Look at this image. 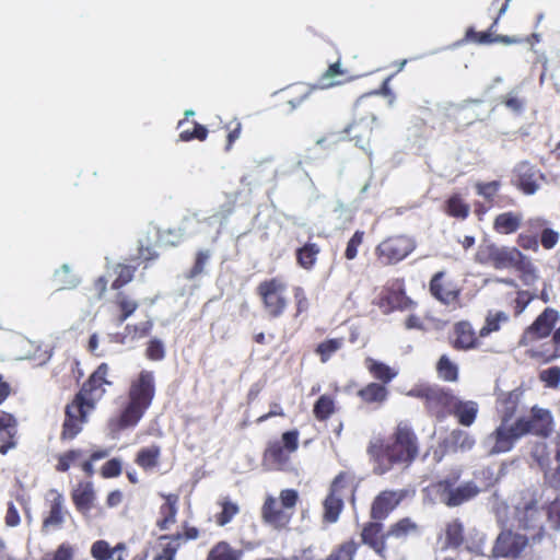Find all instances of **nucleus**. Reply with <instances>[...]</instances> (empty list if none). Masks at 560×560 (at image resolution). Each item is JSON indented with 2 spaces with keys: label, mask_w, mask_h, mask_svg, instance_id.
<instances>
[{
  "label": "nucleus",
  "mask_w": 560,
  "mask_h": 560,
  "mask_svg": "<svg viewBox=\"0 0 560 560\" xmlns=\"http://www.w3.org/2000/svg\"><path fill=\"white\" fill-rule=\"evenodd\" d=\"M455 339L453 346L456 349L467 350L478 346V338L468 322H459L454 327Z\"/></svg>",
  "instance_id": "obj_19"
},
{
  "label": "nucleus",
  "mask_w": 560,
  "mask_h": 560,
  "mask_svg": "<svg viewBox=\"0 0 560 560\" xmlns=\"http://www.w3.org/2000/svg\"><path fill=\"white\" fill-rule=\"evenodd\" d=\"M298 431H288L282 434L283 447L289 453H293L298 450Z\"/></svg>",
  "instance_id": "obj_54"
},
{
  "label": "nucleus",
  "mask_w": 560,
  "mask_h": 560,
  "mask_svg": "<svg viewBox=\"0 0 560 560\" xmlns=\"http://www.w3.org/2000/svg\"><path fill=\"white\" fill-rule=\"evenodd\" d=\"M363 240V232L357 231L353 236L348 242L347 248H346V257L348 259H353L357 256V249L358 246L362 243Z\"/></svg>",
  "instance_id": "obj_51"
},
{
  "label": "nucleus",
  "mask_w": 560,
  "mask_h": 560,
  "mask_svg": "<svg viewBox=\"0 0 560 560\" xmlns=\"http://www.w3.org/2000/svg\"><path fill=\"white\" fill-rule=\"evenodd\" d=\"M280 505L281 502H278L273 498H268L262 508V516L265 521L276 527H282L288 524L291 516V514L281 509Z\"/></svg>",
  "instance_id": "obj_14"
},
{
  "label": "nucleus",
  "mask_w": 560,
  "mask_h": 560,
  "mask_svg": "<svg viewBox=\"0 0 560 560\" xmlns=\"http://www.w3.org/2000/svg\"><path fill=\"white\" fill-rule=\"evenodd\" d=\"M540 380L549 387H557L560 383V368L552 366L540 373Z\"/></svg>",
  "instance_id": "obj_48"
},
{
  "label": "nucleus",
  "mask_w": 560,
  "mask_h": 560,
  "mask_svg": "<svg viewBox=\"0 0 560 560\" xmlns=\"http://www.w3.org/2000/svg\"><path fill=\"white\" fill-rule=\"evenodd\" d=\"M438 372L445 381H455L457 378V366L446 355H442L439 360Z\"/></svg>",
  "instance_id": "obj_43"
},
{
  "label": "nucleus",
  "mask_w": 560,
  "mask_h": 560,
  "mask_svg": "<svg viewBox=\"0 0 560 560\" xmlns=\"http://www.w3.org/2000/svg\"><path fill=\"white\" fill-rule=\"evenodd\" d=\"M444 272L435 273L430 282V291L432 295L444 304H451L457 301L459 289L452 282L443 281Z\"/></svg>",
  "instance_id": "obj_12"
},
{
  "label": "nucleus",
  "mask_w": 560,
  "mask_h": 560,
  "mask_svg": "<svg viewBox=\"0 0 560 560\" xmlns=\"http://www.w3.org/2000/svg\"><path fill=\"white\" fill-rule=\"evenodd\" d=\"M180 540L182 537L179 535L160 537L155 546L153 560H174L180 546Z\"/></svg>",
  "instance_id": "obj_20"
},
{
  "label": "nucleus",
  "mask_w": 560,
  "mask_h": 560,
  "mask_svg": "<svg viewBox=\"0 0 560 560\" xmlns=\"http://www.w3.org/2000/svg\"><path fill=\"white\" fill-rule=\"evenodd\" d=\"M289 452L281 445L280 442L270 443L265 451L264 459L265 463L270 465L275 469H289L290 468V456Z\"/></svg>",
  "instance_id": "obj_15"
},
{
  "label": "nucleus",
  "mask_w": 560,
  "mask_h": 560,
  "mask_svg": "<svg viewBox=\"0 0 560 560\" xmlns=\"http://www.w3.org/2000/svg\"><path fill=\"white\" fill-rule=\"evenodd\" d=\"M418 533V525L409 517L401 518L395 523L387 533V536L404 538Z\"/></svg>",
  "instance_id": "obj_33"
},
{
  "label": "nucleus",
  "mask_w": 560,
  "mask_h": 560,
  "mask_svg": "<svg viewBox=\"0 0 560 560\" xmlns=\"http://www.w3.org/2000/svg\"><path fill=\"white\" fill-rule=\"evenodd\" d=\"M207 129L206 127L199 125V124H195V128H194V131L192 132H189L187 130L185 131H182L180 135H179V138L180 140L183 141H188V140H191L194 138H197L199 140H205L206 137H207Z\"/></svg>",
  "instance_id": "obj_52"
},
{
  "label": "nucleus",
  "mask_w": 560,
  "mask_h": 560,
  "mask_svg": "<svg viewBox=\"0 0 560 560\" xmlns=\"http://www.w3.org/2000/svg\"><path fill=\"white\" fill-rule=\"evenodd\" d=\"M509 316L504 312H497L494 314H489L486 318L485 326L479 331V337H486L489 334L499 330L500 324L508 322Z\"/></svg>",
  "instance_id": "obj_37"
},
{
  "label": "nucleus",
  "mask_w": 560,
  "mask_h": 560,
  "mask_svg": "<svg viewBox=\"0 0 560 560\" xmlns=\"http://www.w3.org/2000/svg\"><path fill=\"white\" fill-rule=\"evenodd\" d=\"M448 410L457 418L462 425L470 427L476 420L478 405L475 401H464L453 397L450 401Z\"/></svg>",
  "instance_id": "obj_13"
},
{
  "label": "nucleus",
  "mask_w": 560,
  "mask_h": 560,
  "mask_svg": "<svg viewBox=\"0 0 560 560\" xmlns=\"http://www.w3.org/2000/svg\"><path fill=\"white\" fill-rule=\"evenodd\" d=\"M532 457L544 471H547L550 468L551 457L545 442L537 443L534 446L532 451Z\"/></svg>",
  "instance_id": "obj_39"
},
{
  "label": "nucleus",
  "mask_w": 560,
  "mask_h": 560,
  "mask_svg": "<svg viewBox=\"0 0 560 560\" xmlns=\"http://www.w3.org/2000/svg\"><path fill=\"white\" fill-rule=\"evenodd\" d=\"M166 502L162 506V513L164 514L163 520L159 523L161 529H167L171 524L175 523L176 516V503L178 501V497L175 494H170L165 497Z\"/></svg>",
  "instance_id": "obj_34"
},
{
  "label": "nucleus",
  "mask_w": 560,
  "mask_h": 560,
  "mask_svg": "<svg viewBox=\"0 0 560 560\" xmlns=\"http://www.w3.org/2000/svg\"><path fill=\"white\" fill-rule=\"evenodd\" d=\"M118 305L121 314L118 317V324H122L138 307V303L127 296L119 294Z\"/></svg>",
  "instance_id": "obj_44"
},
{
  "label": "nucleus",
  "mask_w": 560,
  "mask_h": 560,
  "mask_svg": "<svg viewBox=\"0 0 560 560\" xmlns=\"http://www.w3.org/2000/svg\"><path fill=\"white\" fill-rule=\"evenodd\" d=\"M358 545L348 540L335 548L325 560H353Z\"/></svg>",
  "instance_id": "obj_35"
},
{
  "label": "nucleus",
  "mask_w": 560,
  "mask_h": 560,
  "mask_svg": "<svg viewBox=\"0 0 560 560\" xmlns=\"http://www.w3.org/2000/svg\"><path fill=\"white\" fill-rule=\"evenodd\" d=\"M445 443L453 451L465 452V451H469L472 448V446L475 444V440L468 432L457 429V430H454L451 432V434L446 439Z\"/></svg>",
  "instance_id": "obj_24"
},
{
  "label": "nucleus",
  "mask_w": 560,
  "mask_h": 560,
  "mask_svg": "<svg viewBox=\"0 0 560 560\" xmlns=\"http://www.w3.org/2000/svg\"><path fill=\"white\" fill-rule=\"evenodd\" d=\"M241 552L234 550L228 542H218L209 552L207 560H240Z\"/></svg>",
  "instance_id": "obj_27"
},
{
  "label": "nucleus",
  "mask_w": 560,
  "mask_h": 560,
  "mask_svg": "<svg viewBox=\"0 0 560 560\" xmlns=\"http://www.w3.org/2000/svg\"><path fill=\"white\" fill-rule=\"evenodd\" d=\"M342 343L341 338L326 340L317 346L316 353L320 357L322 362H327L342 347Z\"/></svg>",
  "instance_id": "obj_38"
},
{
  "label": "nucleus",
  "mask_w": 560,
  "mask_h": 560,
  "mask_svg": "<svg viewBox=\"0 0 560 560\" xmlns=\"http://www.w3.org/2000/svg\"><path fill=\"white\" fill-rule=\"evenodd\" d=\"M504 104L515 113H518L523 109L524 103L520 100L515 94L510 93L504 101Z\"/></svg>",
  "instance_id": "obj_60"
},
{
  "label": "nucleus",
  "mask_w": 560,
  "mask_h": 560,
  "mask_svg": "<svg viewBox=\"0 0 560 560\" xmlns=\"http://www.w3.org/2000/svg\"><path fill=\"white\" fill-rule=\"evenodd\" d=\"M319 249L315 244H306L298 252V261L303 268H311L316 260Z\"/></svg>",
  "instance_id": "obj_41"
},
{
  "label": "nucleus",
  "mask_w": 560,
  "mask_h": 560,
  "mask_svg": "<svg viewBox=\"0 0 560 560\" xmlns=\"http://www.w3.org/2000/svg\"><path fill=\"white\" fill-rule=\"evenodd\" d=\"M410 394L423 398L429 409H435L440 406L450 407V401L453 399V397L436 387H425Z\"/></svg>",
  "instance_id": "obj_21"
},
{
  "label": "nucleus",
  "mask_w": 560,
  "mask_h": 560,
  "mask_svg": "<svg viewBox=\"0 0 560 560\" xmlns=\"http://www.w3.org/2000/svg\"><path fill=\"white\" fill-rule=\"evenodd\" d=\"M557 319L558 313L552 308H546L525 330L521 343L527 345L528 342L547 337L551 332Z\"/></svg>",
  "instance_id": "obj_10"
},
{
  "label": "nucleus",
  "mask_w": 560,
  "mask_h": 560,
  "mask_svg": "<svg viewBox=\"0 0 560 560\" xmlns=\"http://www.w3.org/2000/svg\"><path fill=\"white\" fill-rule=\"evenodd\" d=\"M91 400L84 398L80 392L74 400L66 408L62 438L72 439L81 431V424L85 422L86 413L93 409Z\"/></svg>",
  "instance_id": "obj_5"
},
{
  "label": "nucleus",
  "mask_w": 560,
  "mask_h": 560,
  "mask_svg": "<svg viewBox=\"0 0 560 560\" xmlns=\"http://www.w3.org/2000/svg\"><path fill=\"white\" fill-rule=\"evenodd\" d=\"M5 523L8 526H16L20 523L19 513L13 504H10L8 508Z\"/></svg>",
  "instance_id": "obj_62"
},
{
  "label": "nucleus",
  "mask_w": 560,
  "mask_h": 560,
  "mask_svg": "<svg viewBox=\"0 0 560 560\" xmlns=\"http://www.w3.org/2000/svg\"><path fill=\"white\" fill-rule=\"evenodd\" d=\"M559 241V233L552 229L545 228L541 232L540 243L545 249L553 248Z\"/></svg>",
  "instance_id": "obj_49"
},
{
  "label": "nucleus",
  "mask_w": 560,
  "mask_h": 560,
  "mask_svg": "<svg viewBox=\"0 0 560 560\" xmlns=\"http://www.w3.org/2000/svg\"><path fill=\"white\" fill-rule=\"evenodd\" d=\"M366 366L376 378L385 383L389 382L396 375V373H393L387 365L376 362L370 358L366 359Z\"/></svg>",
  "instance_id": "obj_42"
},
{
  "label": "nucleus",
  "mask_w": 560,
  "mask_h": 560,
  "mask_svg": "<svg viewBox=\"0 0 560 560\" xmlns=\"http://www.w3.org/2000/svg\"><path fill=\"white\" fill-rule=\"evenodd\" d=\"M522 220L521 213L504 212L494 219L493 226L499 233L511 234L520 228Z\"/></svg>",
  "instance_id": "obj_23"
},
{
  "label": "nucleus",
  "mask_w": 560,
  "mask_h": 560,
  "mask_svg": "<svg viewBox=\"0 0 560 560\" xmlns=\"http://www.w3.org/2000/svg\"><path fill=\"white\" fill-rule=\"evenodd\" d=\"M480 262L490 264L495 269H526L530 262L515 247L488 245L478 254Z\"/></svg>",
  "instance_id": "obj_4"
},
{
  "label": "nucleus",
  "mask_w": 560,
  "mask_h": 560,
  "mask_svg": "<svg viewBox=\"0 0 560 560\" xmlns=\"http://www.w3.org/2000/svg\"><path fill=\"white\" fill-rule=\"evenodd\" d=\"M211 253L210 250H200L197 253L195 265L189 272V278H194L203 272L205 266L210 259Z\"/></svg>",
  "instance_id": "obj_47"
},
{
  "label": "nucleus",
  "mask_w": 560,
  "mask_h": 560,
  "mask_svg": "<svg viewBox=\"0 0 560 560\" xmlns=\"http://www.w3.org/2000/svg\"><path fill=\"white\" fill-rule=\"evenodd\" d=\"M160 456V447L156 445H152L147 448H142L137 457V463L145 468H153L158 465V459Z\"/></svg>",
  "instance_id": "obj_36"
},
{
  "label": "nucleus",
  "mask_w": 560,
  "mask_h": 560,
  "mask_svg": "<svg viewBox=\"0 0 560 560\" xmlns=\"http://www.w3.org/2000/svg\"><path fill=\"white\" fill-rule=\"evenodd\" d=\"M80 456L79 451H70L59 458V463L57 465V469L60 471H67L71 465L78 457Z\"/></svg>",
  "instance_id": "obj_57"
},
{
  "label": "nucleus",
  "mask_w": 560,
  "mask_h": 560,
  "mask_svg": "<svg viewBox=\"0 0 560 560\" xmlns=\"http://www.w3.org/2000/svg\"><path fill=\"white\" fill-rule=\"evenodd\" d=\"M238 513V506L231 501L222 502V512L217 516V523L220 526L228 524L234 515Z\"/></svg>",
  "instance_id": "obj_46"
},
{
  "label": "nucleus",
  "mask_w": 560,
  "mask_h": 560,
  "mask_svg": "<svg viewBox=\"0 0 560 560\" xmlns=\"http://www.w3.org/2000/svg\"><path fill=\"white\" fill-rule=\"evenodd\" d=\"M547 221L541 217L530 218L527 225L532 231H537L546 225Z\"/></svg>",
  "instance_id": "obj_64"
},
{
  "label": "nucleus",
  "mask_w": 560,
  "mask_h": 560,
  "mask_svg": "<svg viewBox=\"0 0 560 560\" xmlns=\"http://www.w3.org/2000/svg\"><path fill=\"white\" fill-rule=\"evenodd\" d=\"M439 487L441 489L440 499L447 506H458L474 499L480 492L479 487L472 481L462 483L458 487H453L444 481Z\"/></svg>",
  "instance_id": "obj_8"
},
{
  "label": "nucleus",
  "mask_w": 560,
  "mask_h": 560,
  "mask_svg": "<svg viewBox=\"0 0 560 560\" xmlns=\"http://www.w3.org/2000/svg\"><path fill=\"white\" fill-rule=\"evenodd\" d=\"M275 416H283L282 409H281V407L278 404H273L271 406L270 411L268 413L264 415V416H260L257 421L258 422H264L267 419H269L271 417H275Z\"/></svg>",
  "instance_id": "obj_63"
},
{
  "label": "nucleus",
  "mask_w": 560,
  "mask_h": 560,
  "mask_svg": "<svg viewBox=\"0 0 560 560\" xmlns=\"http://www.w3.org/2000/svg\"><path fill=\"white\" fill-rule=\"evenodd\" d=\"M401 491H383L374 500L371 510L373 520H383L392 512L402 500Z\"/></svg>",
  "instance_id": "obj_11"
},
{
  "label": "nucleus",
  "mask_w": 560,
  "mask_h": 560,
  "mask_svg": "<svg viewBox=\"0 0 560 560\" xmlns=\"http://www.w3.org/2000/svg\"><path fill=\"white\" fill-rule=\"evenodd\" d=\"M147 354L151 360H161L165 355L164 345L159 339H152L149 342Z\"/></svg>",
  "instance_id": "obj_50"
},
{
  "label": "nucleus",
  "mask_w": 560,
  "mask_h": 560,
  "mask_svg": "<svg viewBox=\"0 0 560 560\" xmlns=\"http://www.w3.org/2000/svg\"><path fill=\"white\" fill-rule=\"evenodd\" d=\"M44 560H72V550L69 547L60 546L54 557H46Z\"/></svg>",
  "instance_id": "obj_61"
},
{
  "label": "nucleus",
  "mask_w": 560,
  "mask_h": 560,
  "mask_svg": "<svg viewBox=\"0 0 560 560\" xmlns=\"http://www.w3.org/2000/svg\"><path fill=\"white\" fill-rule=\"evenodd\" d=\"M368 453L376 464L375 471L384 474L394 464L409 465L418 455V440L411 428L400 422L390 443L385 444L381 438H374L370 441Z\"/></svg>",
  "instance_id": "obj_2"
},
{
  "label": "nucleus",
  "mask_w": 560,
  "mask_h": 560,
  "mask_svg": "<svg viewBox=\"0 0 560 560\" xmlns=\"http://www.w3.org/2000/svg\"><path fill=\"white\" fill-rule=\"evenodd\" d=\"M313 411L316 419L326 420L334 412V400L327 395L320 396Z\"/></svg>",
  "instance_id": "obj_40"
},
{
  "label": "nucleus",
  "mask_w": 560,
  "mask_h": 560,
  "mask_svg": "<svg viewBox=\"0 0 560 560\" xmlns=\"http://www.w3.org/2000/svg\"><path fill=\"white\" fill-rule=\"evenodd\" d=\"M520 187L525 194L532 195L535 194L538 189L537 183L534 180V172L533 168L526 164L522 163L517 167Z\"/></svg>",
  "instance_id": "obj_26"
},
{
  "label": "nucleus",
  "mask_w": 560,
  "mask_h": 560,
  "mask_svg": "<svg viewBox=\"0 0 560 560\" xmlns=\"http://www.w3.org/2000/svg\"><path fill=\"white\" fill-rule=\"evenodd\" d=\"M340 477H337L331 485V492L324 502V518L327 522L334 523L338 520L339 513L342 509V499L339 492Z\"/></svg>",
  "instance_id": "obj_18"
},
{
  "label": "nucleus",
  "mask_w": 560,
  "mask_h": 560,
  "mask_svg": "<svg viewBox=\"0 0 560 560\" xmlns=\"http://www.w3.org/2000/svg\"><path fill=\"white\" fill-rule=\"evenodd\" d=\"M73 501L79 510L88 511L94 499L93 487L91 483L79 485L73 491Z\"/></svg>",
  "instance_id": "obj_25"
},
{
  "label": "nucleus",
  "mask_w": 560,
  "mask_h": 560,
  "mask_svg": "<svg viewBox=\"0 0 560 560\" xmlns=\"http://www.w3.org/2000/svg\"><path fill=\"white\" fill-rule=\"evenodd\" d=\"M545 480L550 487L560 489V463L556 471H545Z\"/></svg>",
  "instance_id": "obj_59"
},
{
  "label": "nucleus",
  "mask_w": 560,
  "mask_h": 560,
  "mask_svg": "<svg viewBox=\"0 0 560 560\" xmlns=\"http://www.w3.org/2000/svg\"><path fill=\"white\" fill-rule=\"evenodd\" d=\"M528 545L526 536L511 530L502 532L495 540L492 549L494 557H518Z\"/></svg>",
  "instance_id": "obj_9"
},
{
  "label": "nucleus",
  "mask_w": 560,
  "mask_h": 560,
  "mask_svg": "<svg viewBox=\"0 0 560 560\" xmlns=\"http://www.w3.org/2000/svg\"><path fill=\"white\" fill-rule=\"evenodd\" d=\"M445 211L451 217L466 219L470 208L458 195H454L446 201Z\"/></svg>",
  "instance_id": "obj_29"
},
{
  "label": "nucleus",
  "mask_w": 560,
  "mask_h": 560,
  "mask_svg": "<svg viewBox=\"0 0 560 560\" xmlns=\"http://www.w3.org/2000/svg\"><path fill=\"white\" fill-rule=\"evenodd\" d=\"M91 555L95 560H124L120 555L116 557V549H112L105 540L95 541L91 547Z\"/></svg>",
  "instance_id": "obj_32"
},
{
  "label": "nucleus",
  "mask_w": 560,
  "mask_h": 560,
  "mask_svg": "<svg viewBox=\"0 0 560 560\" xmlns=\"http://www.w3.org/2000/svg\"><path fill=\"white\" fill-rule=\"evenodd\" d=\"M360 397L366 402H382L386 399L387 389L377 383H371L361 390Z\"/></svg>",
  "instance_id": "obj_28"
},
{
  "label": "nucleus",
  "mask_w": 560,
  "mask_h": 560,
  "mask_svg": "<svg viewBox=\"0 0 560 560\" xmlns=\"http://www.w3.org/2000/svg\"><path fill=\"white\" fill-rule=\"evenodd\" d=\"M16 431V421L13 416L5 411H0V441H9L0 446L1 454H7L10 448L15 446V443L12 440L15 436Z\"/></svg>",
  "instance_id": "obj_16"
},
{
  "label": "nucleus",
  "mask_w": 560,
  "mask_h": 560,
  "mask_svg": "<svg viewBox=\"0 0 560 560\" xmlns=\"http://www.w3.org/2000/svg\"><path fill=\"white\" fill-rule=\"evenodd\" d=\"M463 540V525L459 521L454 520L446 525L444 545L457 548Z\"/></svg>",
  "instance_id": "obj_31"
},
{
  "label": "nucleus",
  "mask_w": 560,
  "mask_h": 560,
  "mask_svg": "<svg viewBox=\"0 0 560 560\" xmlns=\"http://www.w3.org/2000/svg\"><path fill=\"white\" fill-rule=\"evenodd\" d=\"M284 290L285 285L277 279L265 281L259 284L258 293L261 296L265 308L270 316H279L287 306Z\"/></svg>",
  "instance_id": "obj_6"
},
{
  "label": "nucleus",
  "mask_w": 560,
  "mask_h": 560,
  "mask_svg": "<svg viewBox=\"0 0 560 560\" xmlns=\"http://www.w3.org/2000/svg\"><path fill=\"white\" fill-rule=\"evenodd\" d=\"M54 281L59 290L72 289L79 284V279L71 273L68 264H63L61 269L55 272Z\"/></svg>",
  "instance_id": "obj_30"
},
{
  "label": "nucleus",
  "mask_w": 560,
  "mask_h": 560,
  "mask_svg": "<svg viewBox=\"0 0 560 560\" xmlns=\"http://www.w3.org/2000/svg\"><path fill=\"white\" fill-rule=\"evenodd\" d=\"M516 517L520 526L524 529H541L539 522L540 513L536 503L534 502L526 504L523 509H517Z\"/></svg>",
  "instance_id": "obj_22"
},
{
  "label": "nucleus",
  "mask_w": 560,
  "mask_h": 560,
  "mask_svg": "<svg viewBox=\"0 0 560 560\" xmlns=\"http://www.w3.org/2000/svg\"><path fill=\"white\" fill-rule=\"evenodd\" d=\"M298 498V492L295 490H283L280 494L281 506H283L287 510L294 508Z\"/></svg>",
  "instance_id": "obj_56"
},
{
  "label": "nucleus",
  "mask_w": 560,
  "mask_h": 560,
  "mask_svg": "<svg viewBox=\"0 0 560 560\" xmlns=\"http://www.w3.org/2000/svg\"><path fill=\"white\" fill-rule=\"evenodd\" d=\"M553 430V417L550 410L533 407L528 417L520 418L515 423L508 424L503 421L497 430L485 441L489 453H502L512 448L513 444L523 435L532 433L547 438Z\"/></svg>",
  "instance_id": "obj_1"
},
{
  "label": "nucleus",
  "mask_w": 560,
  "mask_h": 560,
  "mask_svg": "<svg viewBox=\"0 0 560 560\" xmlns=\"http://www.w3.org/2000/svg\"><path fill=\"white\" fill-rule=\"evenodd\" d=\"M477 191L479 195L485 197L486 199H491L498 191L499 183L490 182V183H477L476 184Z\"/></svg>",
  "instance_id": "obj_53"
},
{
  "label": "nucleus",
  "mask_w": 560,
  "mask_h": 560,
  "mask_svg": "<svg viewBox=\"0 0 560 560\" xmlns=\"http://www.w3.org/2000/svg\"><path fill=\"white\" fill-rule=\"evenodd\" d=\"M120 471H121V464L118 459L108 460L102 469V474L106 478L116 477L120 474Z\"/></svg>",
  "instance_id": "obj_58"
},
{
  "label": "nucleus",
  "mask_w": 560,
  "mask_h": 560,
  "mask_svg": "<svg viewBox=\"0 0 560 560\" xmlns=\"http://www.w3.org/2000/svg\"><path fill=\"white\" fill-rule=\"evenodd\" d=\"M547 517L553 529H560V493L549 503Z\"/></svg>",
  "instance_id": "obj_45"
},
{
  "label": "nucleus",
  "mask_w": 560,
  "mask_h": 560,
  "mask_svg": "<svg viewBox=\"0 0 560 560\" xmlns=\"http://www.w3.org/2000/svg\"><path fill=\"white\" fill-rule=\"evenodd\" d=\"M62 523L61 506L59 503H55L51 508L49 516L45 520L44 526H57Z\"/></svg>",
  "instance_id": "obj_55"
},
{
  "label": "nucleus",
  "mask_w": 560,
  "mask_h": 560,
  "mask_svg": "<svg viewBox=\"0 0 560 560\" xmlns=\"http://www.w3.org/2000/svg\"><path fill=\"white\" fill-rule=\"evenodd\" d=\"M415 242L407 236L390 237L382 242L376 252L380 257L385 258V264H396L402 260L415 249Z\"/></svg>",
  "instance_id": "obj_7"
},
{
  "label": "nucleus",
  "mask_w": 560,
  "mask_h": 560,
  "mask_svg": "<svg viewBox=\"0 0 560 560\" xmlns=\"http://www.w3.org/2000/svg\"><path fill=\"white\" fill-rule=\"evenodd\" d=\"M153 396V375L150 372L143 371L138 380L131 384L129 402L118 420V428L125 429L136 425L143 416L144 410L150 406Z\"/></svg>",
  "instance_id": "obj_3"
},
{
  "label": "nucleus",
  "mask_w": 560,
  "mask_h": 560,
  "mask_svg": "<svg viewBox=\"0 0 560 560\" xmlns=\"http://www.w3.org/2000/svg\"><path fill=\"white\" fill-rule=\"evenodd\" d=\"M382 527L381 523L368 524L361 533V538L363 544L369 545L375 552L383 557L385 536L382 534Z\"/></svg>",
  "instance_id": "obj_17"
}]
</instances>
